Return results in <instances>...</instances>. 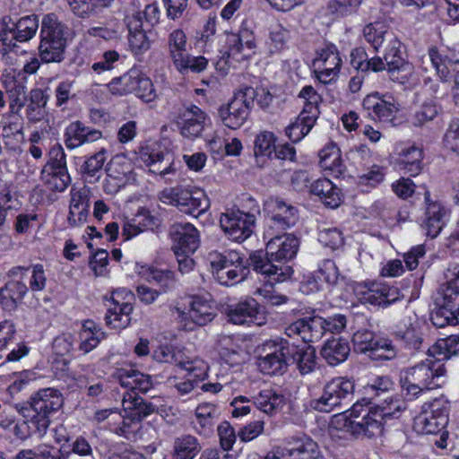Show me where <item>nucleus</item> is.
<instances>
[{
	"mask_svg": "<svg viewBox=\"0 0 459 459\" xmlns=\"http://www.w3.org/2000/svg\"><path fill=\"white\" fill-rule=\"evenodd\" d=\"M269 237L265 253L261 250L252 253L248 265L263 275L270 285H273L290 278L293 270L287 263L296 256L299 240L292 234Z\"/></svg>",
	"mask_w": 459,
	"mask_h": 459,
	"instance_id": "nucleus-1",
	"label": "nucleus"
},
{
	"mask_svg": "<svg viewBox=\"0 0 459 459\" xmlns=\"http://www.w3.org/2000/svg\"><path fill=\"white\" fill-rule=\"evenodd\" d=\"M385 406L376 410L360 409L354 404L351 411L335 414L331 420V427L355 438H371L382 434L383 420L394 416L395 411L405 409V403L400 399L385 400Z\"/></svg>",
	"mask_w": 459,
	"mask_h": 459,
	"instance_id": "nucleus-2",
	"label": "nucleus"
},
{
	"mask_svg": "<svg viewBox=\"0 0 459 459\" xmlns=\"http://www.w3.org/2000/svg\"><path fill=\"white\" fill-rule=\"evenodd\" d=\"M115 377L120 385L130 389L123 395L122 405L126 416L132 420L140 422L148 416L158 412L159 405L152 402H146L136 395L134 390L147 393L152 387V380L149 375H145L133 368H118Z\"/></svg>",
	"mask_w": 459,
	"mask_h": 459,
	"instance_id": "nucleus-3",
	"label": "nucleus"
},
{
	"mask_svg": "<svg viewBox=\"0 0 459 459\" xmlns=\"http://www.w3.org/2000/svg\"><path fill=\"white\" fill-rule=\"evenodd\" d=\"M62 394L55 388H43L30 398L29 407L23 408V416L32 434L43 436L50 424V416L63 405Z\"/></svg>",
	"mask_w": 459,
	"mask_h": 459,
	"instance_id": "nucleus-4",
	"label": "nucleus"
},
{
	"mask_svg": "<svg viewBox=\"0 0 459 459\" xmlns=\"http://www.w3.org/2000/svg\"><path fill=\"white\" fill-rule=\"evenodd\" d=\"M446 369L441 359L429 354V358L401 372L400 383L407 395L417 396L424 390L440 386Z\"/></svg>",
	"mask_w": 459,
	"mask_h": 459,
	"instance_id": "nucleus-5",
	"label": "nucleus"
},
{
	"mask_svg": "<svg viewBox=\"0 0 459 459\" xmlns=\"http://www.w3.org/2000/svg\"><path fill=\"white\" fill-rule=\"evenodd\" d=\"M208 260L212 276L221 285H235L247 275V265L237 251L211 252Z\"/></svg>",
	"mask_w": 459,
	"mask_h": 459,
	"instance_id": "nucleus-6",
	"label": "nucleus"
},
{
	"mask_svg": "<svg viewBox=\"0 0 459 459\" xmlns=\"http://www.w3.org/2000/svg\"><path fill=\"white\" fill-rule=\"evenodd\" d=\"M39 18L35 14L23 16L13 22L10 16H4L0 25V52L6 55L18 52V42H27L37 33Z\"/></svg>",
	"mask_w": 459,
	"mask_h": 459,
	"instance_id": "nucleus-7",
	"label": "nucleus"
},
{
	"mask_svg": "<svg viewBox=\"0 0 459 459\" xmlns=\"http://www.w3.org/2000/svg\"><path fill=\"white\" fill-rule=\"evenodd\" d=\"M354 384L344 377H337L329 381L323 394L311 401V407L319 411L329 412L338 406H346L351 402Z\"/></svg>",
	"mask_w": 459,
	"mask_h": 459,
	"instance_id": "nucleus-8",
	"label": "nucleus"
},
{
	"mask_svg": "<svg viewBox=\"0 0 459 459\" xmlns=\"http://www.w3.org/2000/svg\"><path fill=\"white\" fill-rule=\"evenodd\" d=\"M352 343L356 352L368 353L375 360H390L397 355L390 340L376 337L373 332L367 329L358 330L352 336Z\"/></svg>",
	"mask_w": 459,
	"mask_h": 459,
	"instance_id": "nucleus-9",
	"label": "nucleus"
},
{
	"mask_svg": "<svg viewBox=\"0 0 459 459\" xmlns=\"http://www.w3.org/2000/svg\"><path fill=\"white\" fill-rule=\"evenodd\" d=\"M443 306L436 316H445L446 324L459 325V264H452L445 271Z\"/></svg>",
	"mask_w": 459,
	"mask_h": 459,
	"instance_id": "nucleus-10",
	"label": "nucleus"
},
{
	"mask_svg": "<svg viewBox=\"0 0 459 459\" xmlns=\"http://www.w3.org/2000/svg\"><path fill=\"white\" fill-rule=\"evenodd\" d=\"M255 220L253 212L230 209L221 214L220 225L230 239L243 242L254 232Z\"/></svg>",
	"mask_w": 459,
	"mask_h": 459,
	"instance_id": "nucleus-11",
	"label": "nucleus"
},
{
	"mask_svg": "<svg viewBox=\"0 0 459 459\" xmlns=\"http://www.w3.org/2000/svg\"><path fill=\"white\" fill-rule=\"evenodd\" d=\"M264 205L270 221L267 236L273 235L274 230L284 231L293 227L299 220L298 209L279 197L268 198Z\"/></svg>",
	"mask_w": 459,
	"mask_h": 459,
	"instance_id": "nucleus-12",
	"label": "nucleus"
},
{
	"mask_svg": "<svg viewBox=\"0 0 459 459\" xmlns=\"http://www.w3.org/2000/svg\"><path fill=\"white\" fill-rule=\"evenodd\" d=\"M254 95L255 90L247 88L238 92L227 107L220 108V117L226 126L237 129L246 122L253 107Z\"/></svg>",
	"mask_w": 459,
	"mask_h": 459,
	"instance_id": "nucleus-13",
	"label": "nucleus"
},
{
	"mask_svg": "<svg viewBox=\"0 0 459 459\" xmlns=\"http://www.w3.org/2000/svg\"><path fill=\"white\" fill-rule=\"evenodd\" d=\"M402 43L394 34H387L384 58L392 81L405 83L412 74V65L406 62L401 51Z\"/></svg>",
	"mask_w": 459,
	"mask_h": 459,
	"instance_id": "nucleus-14",
	"label": "nucleus"
},
{
	"mask_svg": "<svg viewBox=\"0 0 459 459\" xmlns=\"http://www.w3.org/2000/svg\"><path fill=\"white\" fill-rule=\"evenodd\" d=\"M429 411H424L414 419V429L422 435L437 434L448 423V403L443 399H435L429 405Z\"/></svg>",
	"mask_w": 459,
	"mask_h": 459,
	"instance_id": "nucleus-15",
	"label": "nucleus"
},
{
	"mask_svg": "<svg viewBox=\"0 0 459 459\" xmlns=\"http://www.w3.org/2000/svg\"><path fill=\"white\" fill-rule=\"evenodd\" d=\"M264 355L258 359L257 365L264 374L276 375L286 371L289 363V342L270 341L264 344Z\"/></svg>",
	"mask_w": 459,
	"mask_h": 459,
	"instance_id": "nucleus-16",
	"label": "nucleus"
},
{
	"mask_svg": "<svg viewBox=\"0 0 459 459\" xmlns=\"http://www.w3.org/2000/svg\"><path fill=\"white\" fill-rule=\"evenodd\" d=\"M340 53L333 44L322 48L314 59L315 74L320 82L327 84L336 79L342 66Z\"/></svg>",
	"mask_w": 459,
	"mask_h": 459,
	"instance_id": "nucleus-17",
	"label": "nucleus"
},
{
	"mask_svg": "<svg viewBox=\"0 0 459 459\" xmlns=\"http://www.w3.org/2000/svg\"><path fill=\"white\" fill-rule=\"evenodd\" d=\"M325 318L319 316H307L290 324L285 330L289 337H300L305 342L319 341L325 334Z\"/></svg>",
	"mask_w": 459,
	"mask_h": 459,
	"instance_id": "nucleus-18",
	"label": "nucleus"
},
{
	"mask_svg": "<svg viewBox=\"0 0 459 459\" xmlns=\"http://www.w3.org/2000/svg\"><path fill=\"white\" fill-rule=\"evenodd\" d=\"M228 322L234 325L254 323L257 325L264 324L261 307L255 299H246L230 306L226 310Z\"/></svg>",
	"mask_w": 459,
	"mask_h": 459,
	"instance_id": "nucleus-19",
	"label": "nucleus"
},
{
	"mask_svg": "<svg viewBox=\"0 0 459 459\" xmlns=\"http://www.w3.org/2000/svg\"><path fill=\"white\" fill-rule=\"evenodd\" d=\"M169 234L174 253H195L199 247L198 231L191 223H175L170 227Z\"/></svg>",
	"mask_w": 459,
	"mask_h": 459,
	"instance_id": "nucleus-20",
	"label": "nucleus"
},
{
	"mask_svg": "<svg viewBox=\"0 0 459 459\" xmlns=\"http://www.w3.org/2000/svg\"><path fill=\"white\" fill-rule=\"evenodd\" d=\"M178 118L180 133L187 138L200 136L209 121L207 114L195 105H190L183 109Z\"/></svg>",
	"mask_w": 459,
	"mask_h": 459,
	"instance_id": "nucleus-21",
	"label": "nucleus"
},
{
	"mask_svg": "<svg viewBox=\"0 0 459 459\" xmlns=\"http://www.w3.org/2000/svg\"><path fill=\"white\" fill-rule=\"evenodd\" d=\"M278 453L284 459H317L320 455L317 444L307 436L286 446H278Z\"/></svg>",
	"mask_w": 459,
	"mask_h": 459,
	"instance_id": "nucleus-22",
	"label": "nucleus"
},
{
	"mask_svg": "<svg viewBox=\"0 0 459 459\" xmlns=\"http://www.w3.org/2000/svg\"><path fill=\"white\" fill-rule=\"evenodd\" d=\"M123 293L126 295H132L130 291L126 290H116L112 294L113 307L108 310L105 319L108 325L114 329H124L130 325L131 313L133 311V306L130 302L118 301V298Z\"/></svg>",
	"mask_w": 459,
	"mask_h": 459,
	"instance_id": "nucleus-23",
	"label": "nucleus"
},
{
	"mask_svg": "<svg viewBox=\"0 0 459 459\" xmlns=\"http://www.w3.org/2000/svg\"><path fill=\"white\" fill-rule=\"evenodd\" d=\"M362 105L369 115H374L381 121H392L400 107L392 97L383 99L377 93L368 95Z\"/></svg>",
	"mask_w": 459,
	"mask_h": 459,
	"instance_id": "nucleus-24",
	"label": "nucleus"
},
{
	"mask_svg": "<svg viewBox=\"0 0 459 459\" xmlns=\"http://www.w3.org/2000/svg\"><path fill=\"white\" fill-rule=\"evenodd\" d=\"M69 28L53 13L45 14L41 21L40 40L67 45Z\"/></svg>",
	"mask_w": 459,
	"mask_h": 459,
	"instance_id": "nucleus-25",
	"label": "nucleus"
},
{
	"mask_svg": "<svg viewBox=\"0 0 459 459\" xmlns=\"http://www.w3.org/2000/svg\"><path fill=\"white\" fill-rule=\"evenodd\" d=\"M65 143L69 149H75L84 143L95 142L102 137L100 130L85 126L81 121L69 125L65 134Z\"/></svg>",
	"mask_w": 459,
	"mask_h": 459,
	"instance_id": "nucleus-26",
	"label": "nucleus"
},
{
	"mask_svg": "<svg viewBox=\"0 0 459 459\" xmlns=\"http://www.w3.org/2000/svg\"><path fill=\"white\" fill-rule=\"evenodd\" d=\"M289 361L296 364L302 375L311 373L316 366V350L313 346H301L289 342Z\"/></svg>",
	"mask_w": 459,
	"mask_h": 459,
	"instance_id": "nucleus-27",
	"label": "nucleus"
},
{
	"mask_svg": "<svg viewBox=\"0 0 459 459\" xmlns=\"http://www.w3.org/2000/svg\"><path fill=\"white\" fill-rule=\"evenodd\" d=\"M131 172V166L127 162H120L117 160H112L107 168V178L104 184V190L108 194H113L125 185Z\"/></svg>",
	"mask_w": 459,
	"mask_h": 459,
	"instance_id": "nucleus-28",
	"label": "nucleus"
},
{
	"mask_svg": "<svg viewBox=\"0 0 459 459\" xmlns=\"http://www.w3.org/2000/svg\"><path fill=\"white\" fill-rule=\"evenodd\" d=\"M427 59L436 65V73L443 82L448 81V66L459 63V58L454 50L438 49L437 48L429 49Z\"/></svg>",
	"mask_w": 459,
	"mask_h": 459,
	"instance_id": "nucleus-29",
	"label": "nucleus"
},
{
	"mask_svg": "<svg viewBox=\"0 0 459 459\" xmlns=\"http://www.w3.org/2000/svg\"><path fill=\"white\" fill-rule=\"evenodd\" d=\"M319 165L324 170H329L335 177L345 171L341 151L333 143H327L318 153Z\"/></svg>",
	"mask_w": 459,
	"mask_h": 459,
	"instance_id": "nucleus-30",
	"label": "nucleus"
},
{
	"mask_svg": "<svg viewBox=\"0 0 459 459\" xmlns=\"http://www.w3.org/2000/svg\"><path fill=\"white\" fill-rule=\"evenodd\" d=\"M310 192L319 196L322 202L330 208H337L342 203L341 190L325 178H319L312 183Z\"/></svg>",
	"mask_w": 459,
	"mask_h": 459,
	"instance_id": "nucleus-31",
	"label": "nucleus"
},
{
	"mask_svg": "<svg viewBox=\"0 0 459 459\" xmlns=\"http://www.w3.org/2000/svg\"><path fill=\"white\" fill-rule=\"evenodd\" d=\"M27 290V286L22 281H8L3 288H0V305L6 311L15 310Z\"/></svg>",
	"mask_w": 459,
	"mask_h": 459,
	"instance_id": "nucleus-32",
	"label": "nucleus"
},
{
	"mask_svg": "<svg viewBox=\"0 0 459 459\" xmlns=\"http://www.w3.org/2000/svg\"><path fill=\"white\" fill-rule=\"evenodd\" d=\"M351 349L347 340L333 338L328 340L321 349V355L329 365H338L348 358Z\"/></svg>",
	"mask_w": 459,
	"mask_h": 459,
	"instance_id": "nucleus-33",
	"label": "nucleus"
},
{
	"mask_svg": "<svg viewBox=\"0 0 459 459\" xmlns=\"http://www.w3.org/2000/svg\"><path fill=\"white\" fill-rule=\"evenodd\" d=\"M446 215V210L441 204L431 203L428 204L426 219L422 224L428 237L434 238L440 233L445 224Z\"/></svg>",
	"mask_w": 459,
	"mask_h": 459,
	"instance_id": "nucleus-34",
	"label": "nucleus"
},
{
	"mask_svg": "<svg viewBox=\"0 0 459 459\" xmlns=\"http://www.w3.org/2000/svg\"><path fill=\"white\" fill-rule=\"evenodd\" d=\"M202 446L192 435H182L175 438L171 459H194L201 451Z\"/></svg>",
	"mask_w": 459,
	"mask_h": 459,
	"instance_id": "nucleus-35",
	"label": "nucleus"
},
{
	"mask_svg": "<svg viewBox=\"0 0 459 459\" xmlns=\"http://www.w3.org/2000/svg\"><path fill=\"white\" fill-rule=\"evenodd\" d=\"M104 338V332L96 323L91 320H86L82 323V329L79 332V349L84 353H88L94 350Z\"/></svg>",
	"mask_w": 459,
	"mask_h": 459,
	"instance_id": "nucleus-36",
	"label": "nucleus"
},
{
	"mask_svg": "<svg viewBox=\"0 0 459 459\" xmlns=\"http://www.w3.org/2000/svg\"><path fill=\"white\" fill-rule=\"evenodd\" d=\"M254 404L263 412L273 415L279 411L285 403V398L282 394H277L273 389L262 390L257 395L253 397Z\"/></svg>",
	"mask_w": 459,
	"mask_h": 459,
	"instance_id": "nucleus-37",
	"label": "nucleus"
},
{
	"mask_svg": "<svg viewBox=\"0 0 459 459\" xmlns=\"http://www.w3.org/2000/svg\"><path fill=\"white\" fill-rule=\"evenodd\" d=\"M398 166L411 176L418 175L422 169L421 149L411 146L402 149L399 152Z\"/></svg>",
	"mask_w": 459,
	"mask_h": 459,
	"instance_id": "nucleus-38",
	"label": "nucleus"
},
{
	"mask_svg": "<svg viewBox=\"0 0 459 459\" xmlns=\"http://www.w3.org/2000/svg\"><path fill=\"white\" fill-rule=\"evenodd\" d=\"M160 19V11L155 4H146L143 11L127 18L128 30H136L144 28L151 30L158 23Z\"/></svg>",
	"mask_w": 459,
	"mask_h": 459,
	"instance_id": "nucleus-39",
	"label": "nucleus"
},
{
	"mask_svg": "<svg viewBox=\"0 0 459 459\" xmlns=\"http://www.w3.org/2000/svg\"><path fill=\"white\" fill-rule=\"evenodd\" d=\"M188 316L197 325H205L216 316V307L212 302L196 298L191 302Z\"/></svg>",
	"mask_w": 459,
	"mask_h": 459,
	"instance_id": "nucleus-40",
	"label": "nucleus"
},
{
	"mask_svg": "<svg viewBox=\"0 0 459 459\" xmlns=\"http://www.w3.org/2000/svg\"><path fill=\"white\" fill-rule=\"evenodd\" d=\"M316 119L317 117L300 112L296 120L286 127V136L292 143L299 142L310 132Z\"/></svg>",
	"mask_w": 459,
	"mask_h": 459,
	"instance_id": "nucleus-41",
	"label": "nucleus"
},
{
	"mask_svg": "<svg viewBox=\"0 0 459 459\" xmlns=\"http://www.w3.org/2000/svg\"><path fill=\"white\" fill-rule=\"evenodd\" d=\"M188 190L181 186L165 188L160 193L159 198L163 204L176 206L182 212H189L186 204Z\"/></svg>",
	"mask_w": 459,
	"mask_h": 459,
	"instance_id": "nucleus-42",
	"label": "nucleus"
},
{
	"mask_svg": "<svg viewBox=\"0 0 459 459\" xmlns=\"http://www.w3.org/2000/svg\"><path fill=\"white\" fill-rule=\"evenodd\" d=\"M173 65L182 74L189 73L198 74L206 69L208 60L204 56H195L186 52L185 55L173 62Z\"/></svg>",
	"mask_w": 459,
	"mask_h": 459,
	"instance_id": "nucleus-43",
	"label": "nucleus"
},
{
	"mask_svg": "<svg viewBox=\"0 0 459 459\" xmlns=\"http://www.w3.org/2000/svg\"><path fill=\"white\" fill-rule=\"evenodd\" d=\"M67 45L40 40L39 45V56L45 64L61 63L65 59Z\"/></svg>",
	"mask_w": 459,
	"mask_h": 459,
	"instance_id": "nucleus-44",
	"label": "nucleus"
},
{
	"mask_svg": "<svg viewBox=\"0 0 459 459\" xmlns=\"http://www.w3.org/2000/svg\"><path fill=\"white\" fill-rule=\"evenodd\" d=\"M186 204L190 211L183 212L197 218L209 209L210 200L204 190L194 188L188 190Z\"/></svg>",
	"mask_w": 459,
	"mask_h": 459,
	"instance_id": "nucleus-45",
	"label": "nucleus"
},
{
	"mask_svg": "<svg viewBox=\"0 0 459 459\" xmlns=\"http://www.w3.org/2000/svg\"><path fill=\"white\" fill-rule=\"evenodd\" d=\"M138 71L130 70L128 73L120 77L114 78L108 84V88L112 94L126 95L134 93L135 91V83Z\"/></svg>",
	"mask_w": 459,
	"mask_h": 459,
	"instance_id": "nucleus-46",
	"label": "nucleus"
},
{
	"mask_svg": "<svg viewBox=\"0 0 459 459\" xmlns=\"http://www.w3.org/2000/svg\"><path fill=\"white\" fill-rule=\"evenodd\" d=\"M41 178L46 186L52 191L63 192L71 182L68 171L42 169Z\"/></svg>",
	"mask_w": 459,
	"mask_h": 459,
	"instance_id": "nucleus-47",
	"label": "nucleus"
},
{
	"mask_svg": "<svg viewBox=\"0 0 459 459\" xmlns=\"http://www.w3.org/2000/svg\"><path fill=\"white\" fill-rule=\"evenodd\" d=\"M441 108L430 100L423 102L412 114L411 122L414 126H422L434 120L440 113Z\"/></svg>",
	"mask_w": 459,
	"mask_h": 459,
	"instance_id": "nucleus-48",
	"label": "nucleus"
},
{
	"mask_svg": "<svg viewBox=\"0 0 459 459\" xmlns=\"http://www.w3.org/2000/svg\"><path fill=\"white\" fill-rule=\"evenodd\" d=\"M196 423L199 425V433H206L212 429L214 424V419L217 415V407L211 403H200L195 409Z\"/></svg>",
	"mask_w": 459,
	"mask_h": 459,
	"instance_id": "nucleus-49",
	"label": "nucleus"
},
{
	"mask_svg": "<svg viewBox=\"0 0 459 459\" xmlns=\"http://www.w3.org/2000/svg\"><path fill=\"white\" fill-rule=\"evenodd\" d=\"M168 51L172 62L185 55L187 46V38L184 30L176 29L172 30L167 40Z\"/></svg>",
	"mask_w": 459,
	"mask_h": 459,
	"instance_id": "nucleus-50",
	"label": "nucleus"
},
{
	"mask_svg": "<svg viewBox=\"0 0 459 459\" xmlns=\"http://www.w3.org/2000/svg\"><path fill=\"white\" fill-rule=\"evenodd\" d=\"M459 343V336L451 335L446 339L438 340L429 349V353L436 359H446L456 353V346Z\"/></svg>",
	"mask_w": 459,
	"mask_h": 459,
	"instance_id": "nucleus-51",
	"label": "nucleus"
},
{
	"mask_svg": "<svg viewBox=\"0 0 459 459\" xmlns=\"http://www.w3.org/2000/svg\"><path fill=\"white\" fill-rule=\"evenodd\" d=\"M363 34L366 40L377 50L378 48L386 40L387 31L386 25L382 22H375L365 26Z\"/></svg>",
	"mask_w": 459,
	"mask_h": 459,
	"instance_id": "nucleus-52",
	"label": "nucleus"
},
{
	"mask_svg": "<svg viewBox=\"0 0 459 459\" xmlns=\"http://www.w3.org/2000/svg\"><path fill=\"white\" fill-rule=\"evenodd\" d=\"M276 136L269 131L260 132L255 139L254 152L255 157H270L275 150Z\"/></svg>",
	"mask_w": 459,
	"mask_h": 459,
	"instance_id": "nucleus-53",
	"label": "nucleus"
},
{
	"mask_svg": "<svg viewBox=\"0 0 459 459\" xmlns=\"http://www.w3.org/2000/svg\"><path fill=\"white\" fill-rule=\"evenodd\" d=\"M383 288L384 283L372 282L361 287V290H358V294L363 303L384 307Z\"/></svg>",
	"mask_w": 459,
	"mask_h": 459,
	"instance_id": "nucleus-54",
	"label": "nucleus"
},
{
	"mask_svg": "<svg viewBox=\"0 0 459 459\" xmlns=\"http://www.w3.org/2000/svg\"><path fill=\"white\" fill-rule=\"evenodd\" d=\"M208 145L212 151L219 152L224 147L225 153L229 156H238L243 149L242 143L238 138H232L230 141H224L218 133L208 141Z\"/></svg>",
	"mask_w": 459,
	"mask_h": 459,
	"instance_id": "nucleus-55",
	"label": "nucleus"
},
{
	"mask_svg": "<svg viewBox=\"0 0 459 459\" xmlns=\"http://www.w3.org/2000/svg\"><path fill=\"white\" fill-rule=\"evenodd\" d=\"M299 97L305 100L304 108L301 112H305L312 116V117H318V104L321 101V96L315 89L310 85L305 86L299 93Z\"/></svg>",
	"mask_w": 459,
	"mask_h": 459,
	"instance_id": "nucleus-56",
	"label": "nucleus"
},
{
	"mask_svg": "<svg viewBox=\"0 0 459 459\" xmlns=\"http://www.w3.org/2000/svg\"><path fill=\"white\" fill-rule=\"evenodd\" d=\"M290 37V31L281 24L278 23L273 26L269 37L270 52L276 53L284 49Z\"/></svg>",
	"mask_w": 459,
	"mask_h": 459,
	"instance_id": "nucleus-57",
	"label": "nucleus"
},
{
	"mask_svg": "<svg viewBox=\"0 0 459 459\" xmlns=\"http://www.w3.org/2000/svg\"><path fill=\"white\" fill-rule=\"evenodd\" d=\"M134 93L145 102H152L158 97L152 82L138 71Z\"/></svg>",
	"mask_w": 459,
	"mask_h": 459,
	"instance_id": "nucleus-58",
	"label": "nucleus"
},
{
	"mask_svg": "<svg viewBox=\"0 0 459 459\" xmlns=\"http://www.w3.org/2000/svg\"><path fill=\"white\" fill-rule=\"evenodd\" d=\"M316 275L330 285L337 284L341 277L336 264L331 259H325L319 264Z\"/></svg>",
	"mask_w": 459,
	"mask_h": 459,
	"instance_id": "nucleus-59",
	"label": "nucleus"
},
{
	"mask_svg": "<svg viewBox=\"0 0 459 459\" xmlns=\"http://www.w3.org/2000/svg\"><path fill=\"white\" fill-rule=\"evenodd\" d=\"M105 161L106 151L102 149L85 160L81 168V171L86 177H95L103 168Z\"/></svg>",
	"mask_w": 459,
	"mask_h": 459,
	"instance_id": "nucleus-60",
	"label": "nucleus"
},
{
	"mask_svg": "<svg viewBox=\"0 0 459 459\" xmlns=\"http://www.w3.org/2000/svg\"><path fill=\"white\" fill-rule=\"evenodd\" d=\"M128 30L129 46L134 53L137 54L149 49L150 42L146 36V31L150 30L149 29L138 28L136 30Z\"/></svg>",
	"mask_w": 459,
	"mask_h": 459,
	"instance_id": "nucleus-61",
	"label": "nucleus"
},
{
	"mask_svg": "<svg viewBox=\"0 0 459 459\" xmlns=\"http://www.w3.org/2000/svg\"><path fill=\"white\" fill-rule=\"evenodd\" d=\"M43 169L67 171L66 158L63 147L54 145L49 151V160Z\"/></svg>",
	"mask_w": 459,
	"mask_h": 459,
	"instance_id": "nucleus-62",
	"label": "nucleus"
},
{
	"mask_svg": "<svg viewBox=\"0 0 459 459\" xmlns=\"http://www.w3.org/2000/svg\"><path fill=\"white\" fill-rule=\"evenodd\" d=\"M318 240L331 249H337L343 245L342 233L337 228L324 229L318 234Z\"/></svg>",
	"mask_w": 459,
	"mask_h": 459,
	"instance_id": "nucleus-63",
	"label": "nucleus"
},
{
	"mask_svg": "<svg viewBox=\"0 0 459 459\" xmlns=\"http://www.w3.org/2000/svg\"><path fill=\"white\" fill-rule=\"evenodd\" d=\"M443 143L447 150L459 153V119L450 122L445 133Z\"/></svg>",
	"mask_w": 459,
	"mask_h": 459,
	"instance_id": "nucleus-64",
	"label": "nucleus"
}]
</instances>
